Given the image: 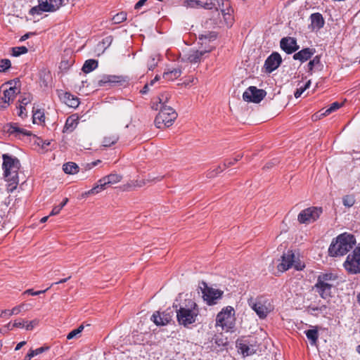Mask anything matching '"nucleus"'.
Returning a JSON list of instances; mask_svg holds the SVG:
<instances>
[{"label":"nucleus","mask_w":360,"mask_h":360,"mask_svg":"<svg viewBox=\"0 0 360 360\" xmlns=\"http://www.w3.org/2000/svg\"><path fill=\"white\" fill-rule=\"evenodd\" d=\"M149 85H150L149 84H145L143 88L141 90V93L143 94H146L149 90Z\"/></svg>","instance_id":"e2e57ef3"},{"label":"nucleus","mask_w":360,"mask_h":360,"mask_svg":"<svg viewBox=\"0 0 360 360\" xmlns=\"http://www.w3.org/2000/svg\"><path fill=\"white\" fill-rule=\"evenodd\" d=\"M119 136L116 134L110 135L104 137L103 141V146L104 147H110L117 142Z\"/></svg>","instance_id":"58836bf2"},{"label":"nucleus","mask_w":360,"mask_h":360,"mask_svg":"<svg viewBox=\"0 0 360 360\" xmlns=\"http://www.w3.org/2000/svg\"><path fill=\"white\" fill-rule=\"evenodd\" d=\"M98 67V61L94 59L86 60L82 67V71L85 73H89Z\"/></svg>","instance_id":"473e14b6"},{"label":"nucleus","mask_w":360,"mask_h":360,"mask_svg":"<svg viewBox=\"0 0 360 360\" xmlns=\"http://www.w3.org/2000/svg\"><path fill=\"white\" fill-rule=\"evenodd\" d=\"M64 1L65 0H38V6L32 7L30 13L39 15L41 12H54L64 4Z\"/></svg>","instance_id":"0eeeda50"},{"label":"nucleus","mask_w":360,"mask_h":360,"mask_svg":"<svg viewBox=\"0 0 360 360\" xmlns=\"http://www.w3.org/2000/svg\"><path fill=\"white\" fill-rule=\"evenodd\" d=\"M344 266L351 274L360 273V248L354 249L352 253L347 257Z\"/></svg>","instance_id":"9d476101"},{"label":"nucleus","mask_w":360,"mask_h":360,"mask_svg":"<svg viewBox=\"0 0 360 360\" xmlns=\"http://www.w3.org/2000/svg\"><path fill=\"white\" fill-rule=\"evenodd\" d=\"M304 333L306 334L307 339L309 340L310 344L311 345H315L319 338V333L317 328H314L312 329H309L306 330Z\"/></svg>","instance_id":"2f4dec72"},{"label":"nucleus","mask_w":360,"mask_h":360,"mask_svg":"<svg viewBox=\"0 0 360 360\" xmlns=\"http://www.w3.org/2000/svg\"><path fill=\"white\" fill-rule=\"evenodd\" d=\"M101 162V160H98L96 161H94L91 163H87L86 165H85V169H92L94 167L96 166L98 163Z\"/></svg>","instance_id":"4d7b16f0"},{"label":"nucleus","mask_w":360,"mask_h":360,"mask_svg":"<svg viewBox=\"0 0 360 360\" xmlns=\"http://www.w3.org/2000/svg\"><path fill=\"white\" fill-rule=\"evenodd\" d=\"M281 62V55L277 52L272 53L265 60L264 65L265 72L268 73L272 72L279 67Z\"/></svg>","instance_id":"ddd939ff"},{"label":"nucleus","mask_w":360,"mask_h":360,"mask_svg":"<svg viewBox=\"0 0 360 360\" xmlns=\"http://www.w3.org/2000/svg\"><path fill=\"white\" fill-rule=\"evenodd\" d=\"M181 75V68H174L173 70H168L165 72L163 74V78L165 80L173 81L178 77H179Z\"/></svg>","instance_id":"c85d7f7f"},{"label":"nucleus","mask_w":360,"mask_h":360,"mask_svg":"<svg viewBox=\"0 0 360 360\" xmlns=\"http://www.w3.org/2000/svg\"><path fill=\"white\" fill-rule=\"evenodd\" d=\"M241 154L236 155L233 159L226 160L224 162V167H228L233 165L235 162L239 161L242 158Z\"/></svg>","instance_id":"49530a36"},{"label":"nucleus","mask_w":360,"mask_h":360,"mask_svg":"<svg viewBox=\"0 0 360 360\" xmlns=\"http://www.w3.org/2000/svg\"><path fill=\"white\" fill-rule=\"evenodd\" d=\"M281 263L278 265V269L283 271L289 269L295 262V255L292 251H288L281 257Z\"/></svg>","instance_id":"6ab92c4d"},{"label":"nucleus","mask_w":360,"mask_h":360,"mask_svg":"<svg viewBox=\"0 0 360 360\" xmlns=\"http://www.w3.org/2000/svg\"><path fill=\"white\" fill-rule=\"evenodd\" d=\"M49 289V288H46V290H39V291H34L32 289H28L26 291H25L24 293L25 294H29V295H39L40 294H43L45 292H46Z\"/></svg>","instance_id":"864d4df0"},{"label":"nucleus","mask_w":360,"mask_h":360,"mask_svg":"<svg viewBox=\"0 0 360 360\" xmlns=\"http://www.w3.org/2000/svg\"><path fill=\"white\" fill-rule=\"evenodd\" d=\"M333 284H321L316 283L314 288L316 291L324 300L328 299L331 296V289Z\"/></svg>","instance_id":"4be33fe9"},{"label":"nucleus","mask_w":360,"mask_h":360,"mask_svg":"<svg viewBox=\"0 0 360 360\" xmlns=\"http://www.w3.org/2000/svg\"><path fill=\"white\" fill-rule=\"evenodd\" d=\"M323 212L319 207H310L302 210L297 216V221L300 224H309L316 221Z\"/></svg>","instance_id":"6e6552de"},{"label":"nucleus","mask_w":360,"mask_h":360,"mask_svg":"<svg viewBox=\"0 0 360 360\" xmlns=\"http://www.w3.org/2000/svg\"><path fill=\"white\" fill-rule=\"evenodd\" d=\"M342 203L345 207H350L355 203L354 196L352 195H347L342 198Z\"/></svg>","instance_id":"a19ab883"},{"label":"nucleus","mask_w":360,"mask_h":360,"mask_svg":"<svg viewBox=\"0 0 360 360\" xmlns=\"http://www.w3.org/2000/svg\"><path fill=\"white\" fill-rule=\"evenodd\" d=\"M156 178L150 179L149 178L147 180L141 179V180H133L130 182L127 183V184L124 185V190H130V189H134L136 188H140L146 185V181H153Z\"/></svg>","instance_id":"cd10ccee"},{"label":"nucleus","mask_w":360,"mask_h":360,"mask_svg":"<svg viewBox=\"0 0 360 360\" xmlns=\"http://www.w3.org/2000/svg\"><path fill=\"white\" fill-rule=\"evenodd\" d=\"M25 110V107L23 106L22 104H20V105H19V112H18V115L19 117H20L21 118H23L24 117H25L27 115L24 112Z\"/></svg>","instance_id":"6e6d98bb"},{"label":"nucleus","mask_w":360,"mask_h":360,"mask_svg":"<svg viewBox=\"0 0 360 360\" xmlns=\"http://www.w3.org/2000/svg\"><path fill=\"white\" fill-rule=\"evenodd\" d=\"M202 286L200 288L202 290L203 300L209 305H213L217 303V301L222 297L224 292L222 290L208 287L205 282L201 283Z\"/></svg>","instance_id":"1a4fd4ad"},{"label":"nucleus","mask_w":360,"mask_h":360,"mask_svg":"<svg viewBox=\"0 0 360 360\" xmlns=\"http://www.w3.org/2000/svg\"><path fill=\"white\" fill-rule=\"evenodd\" d=\"M23 307H24V304H21V305L16 306V307H13L11 310V311H9V316H11L13 314H18L22 311Z\"/></svg>","instance_id":"5fc2aeb1"},{"label":"nucleus","mask_w":360,"mask_h":360,"mask_svg":"<svg viewBox=\"0 0 360 360\" xmlns=\"http://www.w3.org/2000/svg\"><path fill=\"white\" fill-rule=\"evenodd\" d=\"M316 53L315 49L313 48H305L301 51L295 53L293 55V59L295 60H300L301 63H304L308 60L311 57Z\"/></svg>","instance_id":"aec40b11"},{"label":"nucleus","mask_w":360,"mask_h":360,"mask_svg":"<svg viewBox=\"0 0 360 360\" xmlns=\"http://www.w3.org/2000/svg\"><path fill=\"white\" fill-rule=\"evenodd\" d=\"M341 105H342L338 102L333 103L328 108H327L326 110L322 109L320 111L321 112L320 117L328 115L332 112H334L336 110H338V108H340L341 107Z\"/></svg>","instance_id":"4c0bfd02"},{"label":"nucleus","mask_w":360,"mask_h":360,"mask_svg":"<svg viewBox=\"0 0 360 360\" xmlns=\"http://www.w3.org/2000/svg\"><path fill=\"white\" fill-rule=\"evenodd\" d=\"M59 97L69 107L77 108L79 104L78 98L68 92H62L59 94Z\"/></svg>","instance_id":"412c9836"},{"label":"nucleus","mask_w":360,"mask_h":360,"mask_svg":"<svg viewBox=\"0 0 360 360\" xmlns=\"http://www.w3.org/2000/svg\"><path fill=\"white\" fill-rule=\"evenodd\" d=\"M160 77L159 75H156L155 77V78L150 82L149 84L150 86H153L155 84V82H156L157 81H158L160 79Z\"/></svg>","instance_id":"338daca9"},{"label":"nucleus","mask_w":360,"mask_h":360,"mask_svg":"<svg viewBox=\"0 0 360 360\" xmlns=\"http://www.w3.org/2000/svg\"><path fill=\"white\" fill-rule=\"evenodd\" d=\"M335 279L336 276L333 274H323L319 276L316 283L333 284Z\"/></svg>","instance_id":"c756f323"},{"label":"nucleus","mask_w":360,"mask_h":360,"mask_svg":"<svg viewBox=\"0 0 360 360\" xmlns=\"http://www.w3.org/2000/svg\"><path fill=\"white\" fill-rule=\"evenodd\" d=\"M122 175L116 173H112L110 174L109 175L105 176L103 178L100 179L98 181L97 184L91 189L86 191L84 193V195H89L97 194L101 191L106 189L108 186L120 182L122 180Z\"/></svg>","instance_id":"423d86ee"},{"label":"nucleus","mask_w":360,"mask_h":360,"mask_svg":"<svg viewBox=\"0 0 360 360\" xmlns=\"http://www.w3.org/2000/svg\"><path fill=\"white\" fill-rule=\"evenodd\" d=\"M84 330V326L80 325L77 328L72 330L71 332H70L67 335L68 340L73 339L74 338L77 337L79 334H80L82 330Z\"/></svg>","instance_id":"a18cd8bd"},{"label":"nucleus","mask_w":360,"mask_h":360,"mask_svg":"<svg viewBox=\"0 0 360 360\" xmlns=\"http://www.w3.org/2000/svg\"><path fill=\"white\" fill-rule=\"evenodd\" d=\"M61 210L62 209H60V207L58 205L54 207L50 213V216H53V215L58 214L60 212Z\"/></svg>","instance_id":"052dcab7"},{"label":"nucleus","mask_w":360,"mask_h":360,"mask_svg":"<svg viewBox=\"0 0 360 360\" xmlns=\"http://www.w3.org/2000/svg\"><path fill=\"white\" fill-rule=\"evenodd\" d=\"M25 344H26V342H25V341H22V342H19V343L16 345V347H15V350H16V351H17V350H19V349H20L22 346H24Z\"/></svg>","instance_id":"69168bd1"},{"label":"nucleus","mask_w":360,"mask_h":360,"mask_svg":"<svg viewBox=\"0 0 360 360\" xmlns=\"http://www.w3.org/2000/svg\"><path fill=\"white\" fill-rule=\"evenodd\" d=\"M32 96L30 94H25L20 101V104H22L23 106H26L28 103H30L32 101Z\"/></svg>","instance_id":"3c124183"},{"label":"nucleus","mask_w":360,"mask_h":360,"mask_svg":"<svg viewBox=\"0 0 360 360\" xmlns=\"http://www.w3.org/2000/svg\"><path fill=\"white\" fill-rule=\"evenodd\" d=\"M224 2L223 0H206L205 2H202V7L205 9L215 8L217 11L221 10L223 15L229 14L230 9L228 8L227 11L224 8Z\"/></svg>","instance_id":"a211bd4d"},{"label":"nucleus","mask_w":360,"mask_h":360,"mask_svg":"<svg viewBox=\"0 0 360 360\" xmlns=\"http://www.w3.org/2000/svg\"><path fill=\"white\" fill-rule=\"evenodd\" d=\"M320 63V57L316 56L311 60H310L307 65L308 70L311 71L316 65Z\"/></svg>","instance_id":"8fccbe9b"},{"label":"nucleus","mask_w":360,"mask_h":360,"mask_svg":"<svg viewBox=\"0 0 360 360\" xmlns=\"http://www.w3.org/2000/svg\"><path fill=\"white\" fill-rule=\"evenodd\" d=\"M39 321L37 319L32 320L30 322H26V325L25 326V328L27 330H32L34 326L38 325Z\"/></svg>","instance_id":"603ef678"},{"label":"nucleus","mask_w":360,"mask_h":360,"mask_svg":"<svg viewBox=\"0 0 360 360\" xmlns=\"http://www.w3.org/2000/svg\"><path fill=\"white\" fill-rule=\"evenodd\" d=\"M79 124V117L76 114L69 116L65 122L63 132H72Z\"/></svg>","instance_id":"393cba45"},{"label":"nucleus","mask_w":360,"mask_h":360,"mask_svg":"<svg viewBox=\"0 0 360 360\" xmlns=\"http://www.w3.org/2000/svg\"><path fill=\"white\" fill-rule=\"evenodd\" d=\"M170 97V94L167 92L161 94L158 98V103H153L152 108L158 110L160 107L167 105V103L169 101Z\"/></svg>","instance_id":"bb28decb"},{"label":"nucleus","mask_w":360,"mask_h":360,"mask_svg":"<svg viewBox=\"0 0 360 360\" xmlns=\"http://www.w3.org/2000/svg\"><path fill=\"white\" fill-rule=\"evenodd\" d=\"M311 27L313 30H319L324 25L325 21L322 15L319 13H315L311 15Z\"/></svg>","instance_id":"b1692460"},{"label":"nucleus","mask_w":360,"mask_h":360,"mask_svg":"<svg viewBox=\"0 0 360 360\" xmlns=\"http://www.w3.org/2000/svg\"><path fill=\"white\" fill-rule=\"evenodd\" d=\"M199 314V309L197 304L190 300L184 307H180L176 311V318L179 323L185 327L195 322Z\"/></svg>","instance_id":"7ed1b4c3"},{"label":"nucleus","mask_w":360,"mask_h":360,"mask_svg":"<svg viewBox=\"0 0 360 360\" xmlns=\"http://www.w3.org/2000/svg\"><path fill=\"white\" fill-rule=\"evenodd\" d=\"M16 91L17 89L15 87H10L4 91V96L1 97V100L4 104L1 105V109L7 108L10 102L13 100L16 94Z\"/></svg>","instance_id":"5701e85b"},{"label":"nucleus","mask_w":360,"mask_h":360,"mask_svg":"<svg viewBox=\"0 0 360 360\" xmlns=\"http://www.w3.org/2000/svg\"><path fill=\"white\" fill-rule=\"evenodd\" d=\"M147 0H139L134 6V8L138 10L141 8L146 2Z\"/></svg>","instance_id":"680f3d73"},{"label":"nucleus","mask_w":360,"mask_h":360,"mask_svg":"<svg viewBox=\"0 0 360 360\" xmlns=\"http://www.w3.org/2000/svg\"><path fill=\"white\" fill-rule=\"evenodd\" d=\"M4 174L6 180L9 182L11 191H13L18 184V171L20 167L19 160L8 154L2 155Z\"/></svg>","instance_id":"f03ea898"},{"label":"nucleus","mask_w":360,"mask_h":360,"mask_svg":"<svg viewBox=\"0 0 360 360\" xmlns=\"http://www.w3.org/2000/svg\"><path fill=\"white\" fill-rule=\"evenodd\" d=\"M33 123L41 124L44 122V114L40 110H37L34 112L32 116Z\"/></svg>","instance_id":"ea45409f"},{"label":"nucleus","mask_w":360,"mask_h":360,"mask_svg":"<svg viewBox=\"0 0 360 360\" xmlns=\"http://www.w3.org/2000/svg\"><path fill=\"white\" fill-rule=\"evenodd\" d=\"M238 348L244 356H250L255 353L256 350L252 345H249L245 342H240Z\"/></svg>","instance_id":"7c9ffc66"},{"label":"nucleus","mask_w":360,"mask_h":360,"mask_svg":"<svg viewBox=\"0 0 360 360\" xmlns=\"http://www.w3.org/2000/svg\"><path fill=\"white\" fill-rule=\"evenodd\" d=\"M27 52V49L25 46H17L12 49V55L15 57L26 53Z\"/></svg>","instance_id":"c03bdc74"},{"label":"nucleus","mask_w":360,"mask_h":360,"mask_svg":"<svg viewBox=\"0 0 360 360\" xmlns=\"http://www.w3.org/2000/svg\"><path fill=\"white\" fill-rule=\"evenodd\" d=\"M7 132L15 136H31L32 133L24 129L20 128L17 123H11L7 126Z\"/></svg>","instance_id":"a878e982"},{"label":"nucleus","mask_w":360,"mask_h":360,"mask_svg":"<svg viewBox=\"0 0 360 360\" xmlns=\"http://www.w3.org/2000/svg\"><path fill=\"white\" fill-rule=\"evenodd\" d=\"M122 82H125L122 76L105 75L101 77L98 81V84L99 86H105L107 85L112 86L116 84H121Z\"/></svg>","instance_id":"2eb2a0df"},{"label":"nucleus","mask_w":360,"mask_h":360,"mask_svg":"<svg viewBox=\"0 0 360 360\" xmlns=\"http://www.w3.org/2000/svg\"><path fill=\"white\" fill-rule=\"evenodd\" d=\"M184 6L187 8L202 7V1L198 0H186Z\"/></svg>","instance_id":"79ce46f5"},{"label":"nucleus","mask_w":360,"mask_h":360,"mask_svg":"<svg viewBox=\"0 0 360 360\" xmlns=\"http://www.w3.org/2000/svg\"><path fill=\"white\" fill-rule=\"evenodd\" d=\"M11 67V61L8 59H2L0 61V72H5Z\"/></svg>","instance_id":"09e8293b"},{"label":"nucleus","mask_w":360,"mask_h":360,"mask_svg":"<svg viewBox=\"0 0 360 360\" xmlns=\"http://www.w3.org/2000/svg\"><path fill=\"white\" fill-rule=\"evenodd\" d=\"M248 304L255 311L259 319H265L274 309V307L268 299L258 297L248 300Z\"/></svg>","instance_id":"39448f33"},{"label":"nucleus","mask_w":360,"mask_h":360,"mask_svg":"<svg viewBox=\"0 0 360 360\" xmlns=\"http://www.w3.org/2000/svg\"><path fill=\"white\" fill-rule=\"evenodd\" d=\"M70 278V276H69L68 278H66L61 279V280H60L59 281L56 282V283H52V284L51 285V286L49 287V288H50L51 286H53V285H55V284H59V283H65V282H66L68 280H69Z\"/></svg>","instance_id":"0e129e2a"},{"label":"nucleus","mask_w":360,"mask_h":360,"mask_svg":"<svg viewBox=\"0 0 360 360\" xmlns=\"http://www.w3.org/2000/svg\"><path fill=\"white\" fill-rule=\"evenodd\" d=\"M25 322L23 321H15V322L13 324V327H16V328H23V327H25Z\"/></svg>","instance_id":"bf43d9fd"},{"label":"nucleus","mask_w":360,"mask_h":360,"mask_svg":"<svg viewBox=\"0 0 360 360\" xmlns=\"http://www.w3.org/2000/svg\"><path fill=\"white\" fill-rule=\"evenodd\" d=\"M48 349V347H41L36 349H30L29 352L27 354V355L25 356L24 360H31V359L33 358L34 356L40 354Z\"/></svg>","instance_id":"c9c22d12"},{"label":"nucleus","mask_w":360,"mask_h":360,"mask_svg":"<svg viewBox=\"0 0 360 360\" xmlns=\"http://www.w3.org/2000/svg\"><path fill=\"white\" fill-rule=\"evenodd\" d=\"M112 21L115 24H119L127 20V13L124 12H120L112 18Z\"/></svg>","instance_id":"37998d69"},{"label":"nucleus","mask_w":360,"mask_h":360,"mask_svg":"<svg viewBox=\"0 0 360 360\" xmlns=\"http://www.w3.org/2000/svg\"><path fill=\"white\" fill-rule=\"evenodd\" d=\"M280 46L288 54L292 53L300 49L297 40L290 37L281 39Z\"/></svg>","instance_id":"4468645a"},{"label":"nucleus","mask_w":360,"mask_h":360,"mask_svg":"<svg viewBox=\"0 0 360 360\" xmlns=\"http://www.w3.org/2000/svg\"><path fill=\"white\" fill-rule=\"evenodd\" d=\"M172 319V314L171 312L163 311L160 313L159 311L155 312L151 316V320L157 326H165L169 323Z\"/></svg>","instance_id":"dca6fc26"},{"label":"nucleus","mask_w":360,"mask_h":360,"mask_svg":"<svg viewBox=\"0 0 360 360\" xmlns=\"http://www.w3.org/2000/svg\"><path fill=\"white\" fill-rule=\"evenodd\" d=\"M217 39V34L214 32H210L201 34L199 37V40L201 44H206L207 42H212Z\"/></svg>","instance_id":"72a5a7b5"},{"label":"nucleus","mask_w":360,"mask_h":360,"mask_svg":"<svg viewBox=\"0 0 360 360\" xmlns=\"http://www.w3.org/2000/svg\"><path fill=\"white\" fill-rule=\"evenodd\" d=\"M305 91V88H303L302 86H300V88L297 89L296 91L294 94V96L296 98H299Z\"/></svg>","instance_id":"13d9d810"},{"label":"nucleus","mask_w":360,"mask_h":360,"mask_svg":"<svg viewBox=\"0 0 360 360\" xmlns=\"http://www.w3.org/2000/svg\"><path fill=\"white\" fill-rule=\"evenodd\" d=\"M112 39L111 37H107L103 39V44L108 43L110 44L112 42Z\"/></svg>","instance_id":"774afa93"},{"label":"nucleus","mask_w":360,"mask_h":360,"mask_svg":"<svg viewBox=\"0 0 360 360\" xmlns=\"http://www.w3.org/2000/svg\"><path fill=\"white\" fill-rule=\"evenodd\" d=\"M234 309L232 307L228 306L220 311L216 318V326H221L222 328L225 327L231 328Z\"/></svg>","instance_id":"9b49d317"},{"label":"nucleus","mask_w":360,"mask_h":360,"mask_svg":"<svg viewBox=\"0 0 360 360\" xmlns=\"http://www.w3.org/2000/svg\"><path fill=\"white\" fill-rule=\"evenodd\" d=\"M328 308V304H323L321 305H319L316 307H309V309L312 311H319L321 313H327V309Z\"/></svg>","instance_id":"de8ad7c7"},{"label":"nucleus","mask_w":360,"mask_h":360,"mask_svg":"<svg viewBox=\"0 0 360 360\" xmlns=\"http://www.w3.org/2000/svg\"><path fill=\"white\" fill-rule=\"evenodd\" d=\"M214 48V46H210L207 49H205L201 51H190L186 55H185L186 60L191 63H198L200 61L202 56L205 53L210 52Z\"/></svg>","instance_id":"f3484780"},{"label":"nucleus","mask_w":360,"mask_h":360,"mask_svg":"<svg viewBox=\"0 0 360 360\" xmlns=\"http://www.w3.org/2000/svg\"><path fill=\"white\" fill-rule=\"evenodd\" d=\"M63 169L65 173L74 174L78 172V166L76 163L69 162L63 165Z\"/></svg>","instance_id":"f704fd0d"},{"label":"nucleus","mask_w":360,"mask_h":360,"mask_svg":"<svg viewBox=\"0 0 360 360\" xmlns=\"http://www.w3.org/2000/svg\"><path fill=\"white\" fill-rule=\"evenodd\" d=\"M266 96V92L262 89H259L256 86H251L248 87L243 94V98L245 101L259 103Z\"/></svg>","instance_id":"f8f14e48"},{"label":"nucleus","mask_w":360,"mask_h":360,"mask_svg":"<svg viewBox=\"0 0 360 360\" xmlns=\"http://www.w3.org/2000/svg\"><path fill=\"white\" fill-rule=\"evenodd\" d=\"M160 112L155 119V124L158 129L170 127L177 117L176 111L169 105L160 107Z\"/></svg>","instance_id":"20e7f679"},{"label":"nucleus","mask_w":360,"mask_h":360,"mask_svg":"<svg viewBox=\"0 0 360 360\" xmlns=\"http://www.w3.org/2000/svg\"><path fill=\"white\" fill-rule=\"evenodd\" d=\"M356 244L354 235L345 232L333 240L328 248L331 257L343 256L350 251Z\"/></svg>","instance_id":"f257e3e1"},{"label":"nucleus","mask_w":360,"mask_h":360,"mask_svg":"<svg viewBox=\"0 0 360 360\" xmlns=\"http://www.w3.org/2000/svg\"><path fill=\"white\" fill-rule=\"evenodd\" d=\"M160 56L158 54L150 55L147 60V67L149 70H153L158 63Z\"/></svg>","instance_id":"e433bc0d"}]
</instances>
